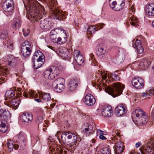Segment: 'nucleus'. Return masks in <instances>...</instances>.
Returning a JSON list of instances; mask_svg holds the SVG:
<instances>
[{
    "label": "nucleus",
    "instance_id": "f8f14e48",
    "mask_svg": "<svg viewBox=\"0 0 154 154\" xmlns=\"http://www.w3.org/2000/svg\"><path fill=\"white\" fill-rule=\"evenodd\" d=\"M50 14L54 19L61 20L64 15L63 11L57 8H52Z\"/></svg>",
    "mask_w": 154,
    "mask_h": 154
},
{
    "label": "nucleus",
    "instance_id": "49530a36",
    "mask_svg": "<svg viewBox=\"0 0 154 154\" xmlns=\"http://www.w3.org/2000/svg\"><path fill=\"white\" fill-rule=\"evenodd\" d=\"M21 47H25L27 49H32L31 45L30 43L28 41H25L21 45Z\"/></svg>",
    "mask_w": 154,
    "mask_h": 154
},
{
    "label": "nucleus",
    "instance_id": "864d4df0",
    "mask_svg": "<svg viewBox=\"0 0 154 154\" xmlns=\"http://www.w3.org/2000/svg\"><path fill=\"white\" fill-rule=\"evenodd\" d=\"M123 61V58L121 57V56L119 55L117 58L116 59V63L117 64H120Z\"/></svg>",
    "mask_w": 154,
    "mask_h": 154
},
{
    "label": "nucleus",
    "instance_id": "20e7f679",
    "mask_svg": "<svg viewBox=\"0 0 154 154\" xmlns=\"http://www.w3.org/2000/svg\"><path fill=\"white\" fill-rule=\"evenodd\" d=\"M132 118L133 121H137L141 125L146 124L148 120L146 113L141 109H136L132 114Z\"/></svg>",
    "mask_w": 154,
    "mask_h": 154
},
{
    "label": "nucleus",
    "instance_id": "338daca9",
    "mask_svg": "<svg viewBox=\"0 0 154 154\" xmlns=\"http://www.w3.org/2000/svg\"><path fill=\"white\" fill-rule=\"evenodd\" d=\"M141 145V143L140 142H138L137 143L135 144V147L136 148H138Z\"/></svg>",
    "mask_w": 154,
    "mask_h": 154
},
{
    "label": "nucleus",
    "instance_id": "f3484780",
    "mask_svg": "<svg viewBox=\"0 0 154 154\" xmlns=\"http://www.w3.org/2000/svg\"><path fill=\"white\" fill-rule=\"evenodd\" d=\"M41 93L38 94L37 93H35L34 91L32 90H29L27 92L24 91L23 93V95L26 98H28L29 94V97H32L35 99L39 97H41Z\"/></svg>",
    "mask_w": 154,
    "mask_h": 154
},
{
    "label": "nucleus",
    "instance_id": "ea45409f",
    "mask_svg": "<svg viewBox=\"0 0 154 154\" xmlns=\"http://www.w3.org/2000/svg\"><path fill=\"white\" fill-rule=\"evenodd\" d=\"M97 154H111V150L108 147H105L101 149Z\"/></svg>",
    "mask_w": 154,
    "mask_h": 154
},
{
    "label": "nucleus",
    "instance_id": "680f3d73",
    "mask_svg": "<svg viewBox=\"0 0 154 154\" xmlns=\"http://www.w3.org/2000/svg\"><path fill=\"white\" fill-rule=\"evenodd\" d=\"M148 95V94L147 93V91L146 92H144L142 93L141 94V96L143 98L145 97H146Z\"/></svg>",
    "mask_w": 154,
    "mask_h": 154
},
{
    "label": "nucleus",
    "instance_id": "393cba45",
    "mask_svg": "<svg viewBox=\"0 0 154 154\" xmlns=\"http://www.w3.org/2000/svg\"><path fill=\"white\" fill-rule=\"evenodd\" d=\"M146 14L148 16H154V4L151 3L147 6L145 10Z\"/></svg>",
    "mask_w": 154,
    "mask_h": 154
},
{
    "label": "nucleus",
    "instance_id": "3c124183",
    "mask_svg": "<svg viewBox=\"0 0 154 154\" xmlns=\"http://www.w3.org/2000/svg\"><path fill=\"white\" fill-rule=\"evenodd\" d=\"M88 32H89L90 34H92L94 33L95 31L96 30L95 26H91L89 27L88 29Z\"/></svg>",
    "mask_w": 154,
    "mask_h": 154
},
{
    "label": "nucleus",
    "instance_id": "9d476101",
    "mask_svg": "<svg viewBox=\"0 0 154 154\" xmlns=\"http://www.w3.org/2000/svg\"><path fill=\"white\" fill-rule=\"evenodd\" d=\"M49 18H47L42 20L40 22V27L45 31L49 30L51 28L52 23Z\"/></svg>",
    "mask_w": 154,
    "mask_h": 154
},
{
    "label": "nucleus",
    "instance_id": "dca6fc26",
    "mask_svg": "<svg viewBox=\"0 0 154 154\" xmlns=\"http://www.w3.org/2000/svg\"><path fill=\"white\" fill-rule=\"evenodd\" d=\"M21 120L22 122L27 123H30L33 119L32 114L28 112L23 114L21 116Z\"/></svg>",
    "mask_w": 154,
    "mask_h": 154
},
{
    "label": "nucleus",
    "instance_id": "b1692460",
    "mask_svg": "<svg viewBox=\"0 0 154 154\" xmlns=\"http://www.w3.org/2000/svg\"><path fill=\"white\" fill-rule=\"evenodd\" d=\"M140 152L137 154H154V146L152 149L150 147L146 146L143 148L142 150H140Z\"/></svg>",
    "mask_w": 154,
    "mask_h": 154
},
{
    "label": "nucleus",
    "instance_id": "79ce46f5",
    "mask_svg": "<svg viewBox=\"0 0 154 154\" xmlns=\"http://www.w3.org/2000/svg\"><path fill=\"white\" fill-rule=\"evenodd\" d=\"M7 60V62L8 63V65L11 66L12 63H14L15 61V59L12 55H8L6 57Z\"/></svg>",
    "mask_w": 154,
    "mask_h": 154
},
{
    "label": "nucleus",
    "instance_id": "6ab92c4d",
    "mask_svg": "<svg viewBox=\"0 0 154 154\" xmlns=\"http://www.w3.org/2000/svg\"><path fill=\"white\" fill-rule=\"evenodd\" d=\"M20 102L18 98L14 99V98L11 100L9 103L5 102L4 103L7 106L13 108L14 109H17L20 104Z\"/></svg>",
    "mask_w": 154,
    "mask_h": 154
},
{
    "label": "nucleus",
    "instance_id": "f03ea898",
    "mask_svg": "<svg viewBox=\"0 0 154 154\" xmlns=\"http://www.w3.org/2000/svg\"><path fill=\"white\" fill-rule=\"evenodd\" d=\"M73 137V139H72V142L70 143L69 146V149H67V150L70 151L71 152L73 151L76 149V145L77 140V134H72L69 131H67L65 132L62 134L61 136V140L63 143L68 144L69 143V140H70Z\"/></svg>",
    "mask_w": 154,
    "mask_h": 154
},
{
    "label": "nucleus",
    "instance_id": "58836bf2",
    "mask_svg": "<svg viewBox=\"0 0 154 154\" xmlns=\"http://www.w3.org/2000/svg\"><path fill=\"white\" fill-rule=\"evenodd\" d=\"M50 71L52 74H55V75L57 76L59 73L60 71L58 68L56 66H53L48 69Z\"/></svg>",
    "mask_w": 154,
    "mask_h": 154
},
{
    "label": "nucleus",
    "instance_id": "0e129e2a",
    "mask_svg": "<svg viewBox=\"0 0 154 154\" xmlns=\"http://www.w3.org/2000/svg\"><path fill=\"white\" fill-rule=\"evenodd\" d=\"M99 138L100 139L102 140H106V138L103 135V134L100 135H99Z\"/></svg>",
    "mask_w": 154,
    "mask_h": 154
},
{
    "label": "nucleus",
    "instance_id": "09e8293b",
    "mask_svg": "<svg viewBox=\"0 0 154 154\" xmlns=\"http://www.w3.org/2000/svg\"><path fill=\"white\" fill-rule=\"evenodd\" d=\"M8 32L6 30H4L0 34V37L1 39H5L8 36Z\"/></svg>",
    "mask_w": 154,
    "mask_h": 154
},
{
    "label": "nucleus",
    "instance_id": "72a5a7b5",
    "mask_svg": "<svg viewBox=\"0 0 154 154\" xmlns=\"http://www.w3.org/2000/svg\"><path fill=\"white\" fill-rule=\"evenodd\" d=\"M106 52V50L104 48L102 47H99L97 51V54L98 56L101 58L105 54Z\"/></svg>",
    "mask_w": 154,
    "mask_h": 154
},
{
    "label": "nucleus",
    "instance_id": "a18cd8bd",
    "mask_svg": "<svg viewBox=\"0 0 154 154\" xmlns=\"http://www.w3.org/2000/svg\"><path fill=\"white\" fill-rule=\"evenodd\" d=\"M59 29H53L50 32V37L52 39H55L56 36L57 32L56 31H58Z\"/></svg>",
    "mask_w": 154,
    "mask_h": 154
},
{
    "label": "nucleus",
    "instance_id": "39448f33",
    "mask_svg": "<svg viewBox=\"0 0 154 154\" xmlns=\"http://www.w3.org/2000/svg\"><path fill=\"white\" fill-rule=\"evenodd\" d=\"M64 80L62 78L56 79L53 83L52 86L54 90L56 92L60 93L64 90Z\"/></svg>",
    "mask_w": 154,
    "mask_h": 154
},
{
    "label": "nucleus",
    "instance_id": "13d9d810",
    "mask_svg": "<svg viewBox=\"0 0 154 154\" xmlns=\"http://www.w3.org/2000/svg\"><path fill=\"white\" fill-rule=\"evenodd\" d=\"M43 120V118L42 116H39L37 117V122H38V123H40L42 122Z\"/></svg>",
    "mask_w": 154,
    "mask_h": 154
},
{
    "label": "nucleus",
    "instance_id": "7ed1b4c3",
    "mask_svg": "<svg viewBox=\"0 0 154 154\" xmlns=\"http://www.w3.org/2000/svg\"><path fill=\"white\" fill-rule=\"evenodd\" d=\"M124 88V85L118 82L113 84L112 88L109 86L107 87L105 91L112 97H115L121 94Z\"/></svg>",
    "mask_w": 154,
    "mask_h": 154
},
{
    "label": "nucleus",
    "instance_id": "f704fd0d",
    "mask_svg": "<svg viewBox=\"0 0 154 154\" xmlns=\"http://www.w3.org/2000/svg\"><path fill=\"white\" fill-rule=\"evenodd\" d=\"M67 40V35L66 32L64 33L63 36L61 37H59L57 39V42L60 44H62L65 43Z\"/></svg>",
    "mask_w": 154,
    "mask_h": 154
},
{
    "label": "nucleus",
    "instance_id": "ddd939ff",
    "mask_svg": "<svg viewBox=\"0 0 154 154\" xmlns=\"http://www.w3.org/2000/svg\"><path fill=\"white\" fill-rule=\"evenodd\" d=\"M83 100L84 102L89 106H93L96 102L94 97L90 94H88L86 95Z\"/></svg>",
    "mask_w": 154,
    "mask_h": 154
},
{
    "label": "nucleus",
    "instance_id": "603ef678",
    "mask_svg": "<svg viewBox=\"0 0 154 154\" xmlns=\"http://www.w3.org/2000/svg\"><path fill=\"white\" fill-rule=\"evenodd\" d=\"M98 72H100V74L102 76V78L103 80L106 79L108 76L107 73L106 72H103L102 71L98 70Z\"/></svg>",
    "mask_w": 154,
    "mask_h": 154
},
{
    "label": "nucleus",
    "instance_id": "423d86ee",
    "mask_svg": "<svg viewBox=\"0 0 154 154\" xmlns=\"http://www.w3.org/2000/svg\"><path fill=\"white\" fill-rule=\"evenodd\" d=\"M9 70L6 66H3L0 64V85L7 81L8 79V74Z\"/></svg>",
    "mask_w": 154,
    "mask_h": 154
},
{
    "label": "nucleus",
    "instance_id": "a211bd4d",
    "mask_svg": "<svg viewBox=\"0 0 154 154\" xmlns=\"http://www.w3.org/2000/svg\"><path fill=\"white\" fill-rule=\"evenodd\" d=\"M116 111L117 116H120L127 112V109L125 106L122 104L118 106L116 108Z\"/></svg>",
    "mask_w": 154,
    "mask_h": 154
},
{
    "label": "nucleus",
    "instance_id": "6e6d98bb",
    "mask_svg": "<svg viewBox=\"0 0 154 154\" xmlns=\"http://www.w3.org/2000/svg\"><path fill=\"white\" fill-rule=\"evenodd\" d=\"M148 96H150L154 94V88H152L147 91Z\"/></svg>",
    "mask_w": 154,
    "mask_h": 154
},
{
    "label": "nucleus",
    "instance_id": "69168bd1",
    "mask_svg": "<svg viewBox=\"0 0 154 154\" xmlns=\"http://www.w3.org/2000/svg\"><path fill=\"white\" fill-rule=\"evenodd\" d=\"M104 25V24L103 23L98 24H97V28L98 27H100V29H102Z\"/></svg>",
    "mask_w": 154,
    "mask_h": 154
},
{
    "label": "nucleus",
    "instance_id": "7c9ffc66",
    "mask_svg": "<svg viewBox=\"0 0 154 154\" xmlns=\"http://www.w3.org/2000/svg\"><path fill=\"white\" fill-rule=\"evenodd\" d=\"M129 20L128 23L132 26H137L138 25V21L137 19L134 16L129 17Z\"/></svg>",
    "mask_w": 154,
    "mask_h": 154
},
{
    "label": "nucleus",
    "instance_id": "c9c22d12",
    "mask_svg": "<svg viewBox=\"0 0 154 154\" xmlns=\"http://www.w3.org/2000/svg\"><path fill=\"white\" fill-rule=\"evenodd\" d=\"M41 95L43 100L45 102L51 100V97L49 93H42Z\"/></svg>",
    "mask_w": 154,
    "mask_h": 154
},
{
    "label": "nucleus",
    "instance_id": "a19ab883",
    "mask_svg": "<svg viewBox=\"0 0 154 154\" xmlns=\"http://www.w3.org/2000/svg\"><path fill=\"white\" fill-rule=\"evenodd\" d=\"M17 137L20 141L24 143L26 141V137L22 133L20 132L17 136Z\"/></svg>",
    "mask_w": 154,
    "mask_h": 154
},
{
    "label": "nucleus",
    "instance_id": "bb28decb",
    "mask_svg": "<svg viewBox=\"0 0 154 154\" xmlns=\"http://www.w3.org/2000/svg\"><path fill=\"white\" fill-rule=\"evenodd\" d=\"M36 60V61H32L34 64V67L35 69H37L40 67L43 64L45 61V58Z\"/></svg>",
    "mask_w": 154,
    "mask_h": 154
},
{
    "label": "nucleus",
    "instance_id": "2eb2a0df",
    "mask_svg": "<svg viewBox=\"0 0 154 154\" xmlns=\"http://www.w3.org/2000/svg\"><path fill=\"white\" fill-rule=\"evenodd\" d=\"M74 58L78 64L81 65L83 63V57L81 53L78 50H75L73 54Z\"/></svg>",
    "mask_w": 154,
    "mask_h": 154
},
{
    "label": "nucleus",
    "instance_id": "de8ad7c7",
    "mask_svg": "<svg viewBox=\"0 0 154 154\" xmlns=\"http://www.w3.org/2000/svg\"><path fill=\"white\" fill-rule=\"evenodd\" d=\"M5 45L9 49L13 50L14 48V45L12 42L10 40L7 41Z\"/></svg>",
    "mask_w": 154,
    "mask_h": 154
},
{
    "label": "nucleus",
    "instance_id": "4468645a",
    "mask_svg": "<svg viewBox=\"0 0 154 154\" xmlns=\"http://www.w3.org/2000/svg\"><path fill=\"white\" fill-rule=\"evenodd\" d=\"M14 3L12 0H6L3 4V8L6 12H10L13 10Z\"/></svg>",
    "mask_w": 154,
    "mask_h": 154
},
{
    "label": "nucleus",
    "instance_id": "0eeeda50",
    "mask_svg": "<svg viewBox=\"0 0 154 154\" xmlns=\"http://www.w3.org/2000/svg\"><path fill=\"white\" fill-rule=\"evenodd\" d=\"M125 2L123 0L118 1H113L112 3L109 4L110 8L114 11H119L122 10L124 7Z\"/></svg>",
    "mask_w": 154,
    "mask_h": 154
},
{
    "label": "nucleus",
    "instance_id": "e433bc0d",
    "mask_svg": "<svg viewBox=\"0 0 154 154\" xmlns=\"http://www.w3.org/2000/svg\"><path fill=\"white\" fill-rule=\"evenodd\" d=\"M84 132L88 136L92 134L94 132V131L92 125H88V127L85 128Z\"/></svg>",
    "mask_w": 154,
    "mask_h": 154
},
{
    "label": "nucleus",
    "instance_id": "c03bdc74",
    "mask_svg": "<svg viewBox=\"0 0 154 154\" xmlns=\"http://www.w3.org/2000/svg\"><path fill=\"white\" fill-rule=\"evenodd\" d=\"M15 143L13 141L10 139H8L7 142L8 147L9 148V151H11L14 147V143Z\"/></svg>",
    "mask_w": 154,
    "mask_h": 154
},
{
    "label": "nucleus",
    "instance_id": "774afa93",
    "mask_svg": "<svg viewBox=\"0 0 154 154\" xmlns=\"http://www.w3.org/2000/svg\"><path fill=\"white\" fill-rule=\"evenodd\" d=\"M151 116L154 119V108L152 109L151 114Z\"/></svg>",
    "mask_w": 154,
    "mask_h": 154
},
{
    "label": "nucleus",
    "instance_id": "412c9836",
    "mask_svg": "<svg viewBox=\"0 0 154 154\" xmlns=\"http://www.w3.org/2000/svg\"><path fill=\"white\" fill-rule=\"evenodd\" d=\"M112 110L111 106H106L103 109L101 113L104 117H109L112 115Z\"/></svg>",
    "mask_w": 154,
    "mask_h": 154
},
{
    "label": "nucleus",
    "instance_id": "aec40b11",
    "mask_svg": "<svg viewBox=\"0 0 154 154\" xmlns=\"http://www.w3.org/2000/svg\"><path fill=\"white\" fill-rule=\"evenodd\" d=\"M59 56L63 58H67L69 54L68 49L65 48H61L58 49L56 52Z\"/></svg>",
    "mask_w": 154,
    "mask_h": 154
},
{
    "label": "nucleus",
    "instance_id": "c756f323",
    "mask_svg": "<svg viewBox=\"0 0 154 154\" xmlns=\"http://www.w3.org/2000/svg\"><path fill=\"white\" fill-rule=\"evenodd\" d=\"M7 121L0 120V131L2 133H5L8 130V126L6 124Z\"/></svg>",
    "mask_w": 154,
    "mask_h": 154
},
{
    "label": "nucleus",
    "instance_id": "4be33fe9",
    "mask_svg": "<svg viewBox=\"0 0 154 154\" xmlns=\"http://www.w3.org/2000/svg\"><path fill=\"white\" fill-rule=\"evenodd\" d=\"M123 144L120 141L117 142L114 146L115 154H121L124 150Z\"/></svg>",
    "mask_w": 154,
    "mask_h": 154
},
{
    "label": "nucleus",
    "instance_id": "f257e3e1",
    "mask_svg": "<svg viewBox=\"0 0 154 154\" xmlns=\"http://www.w3.org/2000/svg\"><path fill=\"white\" fill-rule=\"evenodd\" d=\"M27 10L29 11V17L32 21H37L45 16L46 13L44 7L36 0H23Z\"/></svg>",
    "mask_w": 154,
    "mask_h": 154
},
{
    "label": "nucleus",
    "instance_id": "9b49d317",
    "mask_svg": "<svg viewBox=\"0 0 154 154\" xmlns=\"http://www.w3.org/2000/svg\"><path fill=\"white\" fill-rule=\"evenodd\" d=\"M50 154H62L63 150L55 143H53L49 147Z\"/></svg>",
    "mask_w": 154,
    "mask_h": 154
},
{
    "label": "nucleus",
    "instance_id": "2f4dec72",
    "mask_svg": "<svg viewBox=\"0 0 154 154\" xmlns=\"http://www.w3.org/2000/svg\"><path fill=\"white\" fill-rule=\"evenodd\" d=\"M32 49H27L26 48L21 47V53L22 55L24 57H28L30 54Z\"/></svg>",
    "mask_w": 154,
    "mask_h": 154
},
{
    "label": "nucleus",
    "instance_id": "473e14b6",
    "mask_svg": "<svg viewBox=\"0 0 154 154\" xmlns=\"http://www.w3.org/2000/svg\"><path fill=\"white\" fill-rule=\"evenodd\" d=\"M21 21L20 18H15L14 19L12 24V27L14 29H17L20 27Z\"/></svg>",
    "mask_w": 154,
    "mask_h": 154
},
{
    "label": "nucleus",
    "instance_id": "1a4fd4ad",
    "mask_svg": "<svg viewBox=\"0 0 154 154\" xmlns=\"http://www.w3.org/2000/svg\"><path fill=\"white\" fill-rule=\"evenodd\" d=\"M80 80L79 77H76L71 79L68 85V88L71 91H73L80 84Z\"/></svg>",
    "mask_w": 154,
    "mask_h": 154
},
{
    "label": "nucleus",
    "instance_id": "4c0bfd02",
    "mask_svg": "<svg viewBox=\"0 0 154 154\" xmlns=\"http://www.w3.org/2000/svg\"><path fill=\"white\" fill-rule=\"evenodd\" d=\"M16 92L14 90H9L6 91L5 96L7 98H10L14 96Z\"/></svg>",
    "mask_w": 154,
    "mask_h": 154
},
{
    "label": "nucleus",
    "instance_id": "c85d7f7f",
    "mask_svg": "<svg viewBox=\"0 0 154 154\" xmlns=\"http://www.w3.org/2000/svg\"><path fill=\"white\" fill-rule=\"evenodd\" d=\"M44 76L45 78L50 80L53 79L57 76L55 74H52V72L48 69L45 71Z\"/></svg>",
    "mask_w": 154,
    "mask_h": 154
},
{
    "label": "nucleus",
    "instance_id": "5701e85b",
    "mask_svg": "<svg viewBox=\"0 0 154 154\" xmlns=\"http://www.w3.org/2000/svg\"><path fill=\"white\" fill-rule=\"evenodd\" d=\"M11 117L9 112L5 109H2L0 110V120H7Z\"/></svg>",
    "mask_w": 154,
    "mask_h": 154
},
{
    "label": "nucleus",
    "instance_id": "052dcab7",
    "mask_svg": "<svg viewBox=\"0 0 154 154\" xmlns=\"http://www.w3.org/2000/svg\"><path fill=\"white\" fill-rule=\"evenodd\" d=\"M104 131L102 130L99 129H98L97 131V134L98 135H100L102 134H103V133Z\"/></svg>",
    "mask_w": 154,
    "mask_h": 154
},
{
    "label": "nucleus",
    "instance_id": "bf43d9fd",
    "mask_svg": "<svg viewBox=\"0 0 154 154\" xmlns=\"http://www.w3.org/2000/svg\"><path fill=\"white\" fill-rule=\"evenodd\" d=\"M23 34L25 36H26L28 35L29 34L30 31L29 29H27L26 30L23 31Z\"/></svg>",
    "mask_w": 154,
    "mask_h": 154
},
{
    "label": "nucleus",
    "instance_id": "e2e57ef3",
    "mask_svg": "<svg viewBox=\"0 0 154 154\" xmlns=\"http://www.w3.org/2000/svg\"><path fill=\"white\" fill-rule=\"evenodd\" d=\"M130 11H131L132 12L134 13L135 12V8L134 5H132L130 8Z\"/></svg>",
    "mask_w": 154,
    "mask_h": 154
},
{
    "label": "nucleus",
    "instance_id": "cd10ccee",
    "mask_svg": "<svg viewBox=\"0 0 154 154\" xmlns=\"http://www.w3.org/2000/svg\"><path fill=\"white\" fill-rule=\"evenodd\" d=\"M45 59L44 55L42 54V52L40 51H37L34 53L32 58V61H34L36 60L40 59L41 58Z\"/></svg>",
    "mask_w": 154,
    "mask_h": 154
},
{
    "label": "nucleus",
    "instance_id": "37998d69",
    "mask_svg": "<svg viewBox=\"0 0 154 154\" xmlns=\"http://www.w3.org/2000/svg\"><path fill=\"white\" fill-rule=\"evenodd\" d=\"M132 45L135 48L140 47L141 45L140 40L137 39H134L132 41Z\"/></svg>",
    "mask_w": 154,
    "mask_h": 154
},
{
    "label": "nucleus",
    "instance_id": "4d7b16f0",
    "mask_svg": "<svg viewBox=\"0 0 154 154\" xmlns=\"http://www.w3.org/2000/svg\"><path fill=\"white\" fill-rule=\"evenodd\" d=\"M136 48L138 53L139 54H142L143 52L144 49L141 46L139 47V48Z\"/></svg>",
    "mask_w": 154,
    "mask_h": 154
},
{
    "label": "nucleus",
    "instance_id": "a878e982",
    "mask_svg": "<svg viewBox=\"0 0 154 154\" xmlns=\"http://www.w3.org/2000/svg\"><path fill=\"white\" fill-rule=\"evenodd\" d=\"M149 60L146 58H143L141 60L139 64V68L144 69L145 67H147L150 64Z\"/></svg>",
    "mask_w": 154,
    "mask_h": 154
},
{
    "label": "nucleus",
    "instance_id": "5fc2aeb1",
    "mask_svg": "<svg viewBox=\"0 0 154 154\" xmlns=\"http://www.w3.org/2000/svg\"><path fill=\"white\" fill-rule=\"evenodd\" d=\"M57 4V1L55 0H51L49 2V5L51 7L56 6Z\"/></svg>",
    "mask_w": 154,
    "mask_h": 154
},
{
    "label": "nucleus",
    "instance_id": "8fccbe9b",
    "mask_svg": "<svg viewBox=\"0 0 154 154\" xmlns=\"http://www.w3.org/2000/svg\"><path fill=\"white\" fill-rule=\"evenodd\" d=\"M110 77H112V79L116 81L119 80L120 79V78L115 73L114 74H110V75L108 76V79Z\"/></svg>",
    "mask_w": 154,
    "mask_h": 154
},
{
    "label": "nucleus",
    "instance_id": "6e6552de",
    "mask_svg": "<svg viewBox=\"0 0 154 154\" xmlns=\"http://www.w3.org/2000/svg\"><path fill=\"white\" fill-rule=\"evenodd\" d=\"M144 80L140 77L134 78L131 81L133 86L137 89H140L144 85Z\"/></svg>",
    "mask_w": 154,
    "mask_h": 154
}]
</instances>
